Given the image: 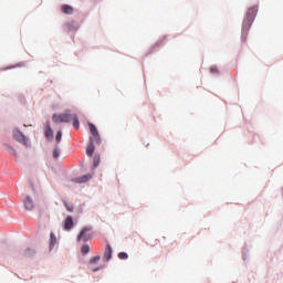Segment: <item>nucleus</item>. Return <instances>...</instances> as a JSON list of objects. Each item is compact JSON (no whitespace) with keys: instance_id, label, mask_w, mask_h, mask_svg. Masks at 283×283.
Returning a JSON list of instances; mask_svg holds the SVG:
<instances>
[{"instance_id":"nucleus-1","label":"nucleus","mask_w":283,"mask_h":283,"mask_svg":"<svg viewBox=\"0 0 283 283\" xmlns=\"http://www.w3.org/2000/svg\"><path fill=\"white\" fill-rule=\"evenodd\" d=\"M255 14H258V7L254 6L248 9L245 19L243 20L242 23V36H244V34H248L249 28H251L255 19Z\"/></svg>"},{"instance_id":"nucleus-2","label":"nucleus","mask_w":283,"mask_h":283,"mask_svg":"<svg viewBox=\"0 0 283 283\" xmlns=\"http://www.w3.org/2000/svg\"><path fill=\"white\" fill-rule=\"evenodd\" d=\"M90 127V132L92 134V137L90 138V143L92 145H101V135L98 134V129L96 128V126H94V124L90 123L88 124Z\"/></svg>"},{"instance_id":"nucleus-3","label":"nucleus","mask_w":283,"mask_h":283,"mask_svg":"<svg viewBox=\"0 0 283 283\" xmlns=\"http://www.w3.org/2000/svg\"><path fill=\"white\" fill-rule=\"evenodd\" d=\"M53 123H70L72 120V114L70 113H62V114H54L52 116Z\"/></svg>"},{"instance_id":"nucleus-4","label":"nucleus","mask_w":283,"mask_h":283,"mask_svg":"<svg viewBox=\"0 0 283 283\" xmlns=\"http://www.w3.org/2000/svg\"><path fill=\"white\" fill-rule=\"evenodd\" d=\"M92 235H93L92 228L86 227V228L82 229V231L77 235V241L81 242V240H82L83 242H87V240H92Z\"/></svg>"},{"instance_id":"nucleus-5","label":"nucleus","mask_w":283,"mask_h":283,"mask_svg":"<svg viewBox=\"0 0 283 283\" xmlns=\"http://www.w3.org/2000/svg\"><path fill=\"white\" fill-rule=\"evenodd\" d=\"M13 138L18 143H21L22 145H28V137H25V135H23V133H21L19 128L13 129Z\"/></svg>"},{"instance_id":"nucleus-6","label":"nucleus","mask_w":283,"mask_h":283,"mask_svg":"<svg viewBox=\"0 0 283 283\" xmlns=\"http://www.w3.org/2000/svg\"><path fill=\"white\" fill-rule=\"evenodd\" d=\"M24 208L27 211H32L34 209V201L30 197L24 198Z\"/></svg>"},{"instance_id":"nucleus-7","label":"nucleus","mask_w":283,"mask_h":283,"mask_svg":"<svg viewBox=\"0 0 283 283\" xmlns=\"http://www.w3.org/2000/svg\"><path fill=\"white\" fill-rule=\"evenodd\" d=\"M74 227V219L72 217H66L64 221V229L65 231H70Z\"/></svg>"},{"instance_id":"nucleus-8","label":"nucleus","mask_w":283,"mask_h":283,"mask_svg":"<svg viewBox=\"0 0 283 283\" xmlns=\"http://www.w3.org/2000/svg\"><path fill=\"white\" fill-rule=\"evenodd\" d=\"M104 260H106V262H109V260H112V245L107 244L105 252H104Z\"/></svg>"},{"instance_id":"nucleus-9","label":"nucleus","mask_w":283,"mask_h":283,"mask_svg":"<svg viewBox=\"0 0 283 283\" xmlns=\"http://www.w3.org/2000/svg\"><path fill=\"white\" fill-rule=\"evenodd\" d=\"M71 120H73L74 129H78V127H81L78 123V116H76V114H71Z\"/></svg>"},{"instance_id":"nucleus-10","label":"nucleus","mask_w":283,"mask_h":283,"mask_svg":"<svg viewBox=\"0 0 283 283\" xmlns=\"http://www.w3.org/2000/svg\"><path fill=\"white\" fill-rule=\"evenodd\" d=\"M45 136L48 138H52L54 136V132L52 130L50 123H46V125H45Z\"/></svg>"},{"instance_id":"nucleus-11","label":"nucleus","mask_w":283,"mask_h":283,"mask_svg":"<svg viewBox=\"0 0 283 283\" xmlns=\"http://www.w3.org/2000/svg\"><path fill=\"white\" fill-rule=\"evenodd\" d=\"M62 12L64 14H72V12H74V8L70 7L69 4H63Z\"/></svg>"},{"instance_id":"nucleus-12","label":"nucleus","mask_w":283,"mask_h":283,"mask_svg":"<svg viewBox=\"0 0 283 283\" xmlns=\"http://www.w3.org/2000/svg\"><path fill=\"white\" fill-rule=\"evenodd\" d=\"M94 144H88V146L86 147V156H88L90 158H92V156H94Z\"/></svg>"},{"instance_id":"nucleus-13","label":"nucleus","mask_w":283,"mask_h":283,"mask_svg":"<svg viewBox=\"0 0 283 283\" xmlns=\"http://www.w3.org/2000/svg\"><path fill=\"white\" fill-rule=\"evenodd\" d=\"M90 178H92V175H84V176L77 178L76 182H87V180H90Z\"/></svg>"},{"instance_id":"nucleus-14","label":"nucleus","mask_w":283,"mask_h":283,"mask_svg":"<svg viewBox=\"0 0 283 283\" xmlns=\"http://www.w3.org/2000/svg\"><path fill=\"white\" fill-rule=\"evenodd\" d=\"M98 165H101V156L95 155L94 158H93V166L98 167Z\"/></svg>"},{"instance_id":"nucleus-15","label":"nucleus","mask_w":283,"mask_h":283,"mask_svg":"<svg viewBox=\"0 0 283 283\" xmlns=\"http://www.w3.org/2000/svg\"><path fill=\"white\" fill-rule=\"evenodd\" d=\"M50 240H51L50 247L52 249L54 247V244H56V237L52 232L50 233Z\"/></svg>"},{"instance_id":"nucleus-16","label":"nucleus","mask_w":283,"mask_h":283,"mask_svg":"<svg viewBox=\"0 0 283 283\" xmlns=\"http://www.w3.org/2000/svg\"><path fill=\"white\" fill-rule=\"evenodd\" d=\"M81 251L84 255H87V253H90V245L84 244Z\"/></svg>"},{"instance_id":"nucleus-17","label":"nucleus","mask_w":283,"mask_h":283,"mask_svg":"<svg viewBox=\"0 0 283 283\" xmlns=\"http://www.w3.org/2000/svg\"><path fill=\"white\" fill-rule=\"evenodd\" d=\"M118 258H119V260H127L129 258V255L126 252H119Z\"/></svg>"},{"instance_id":"nucleus-18","label":"nucleus","mask_w":283,"mask_h":283,"mask_svg":"<svg viewBox=\"0 0 283 283\" xmlns=\"http://www.w3.org/2000/svg\"><path fill=\"white\" fill-rule=\"evenodd\" d=\"M210 72H211L212 74H220V71L218 70V66H216V65H212V66L210 67Z\"/></svg>"},{"instance_id":"nucleus-19","label":"nucleus","mask_w":283,"mask_h":283,"mask_svg":"<svg viewBox=\"0 0 283 283\" xmlns=\"http://www.w3.org/2000/svg\"><path fill=\"white\" fill-rule=\"evenodd\" d=\"M59 156H61V150H59V148H54L53 150V158H59Z\"/></svg>"},{"instance_id":"nucleus-20","label":"nucleus","mask_w":283,"mask_h":283,"mask_svg":"<svg viewBox=\"0 0 283 283\" xmlns=\"http://www.w3.org/2000/svg\"><path fill=\"white\" fill-rule=\"evenodd\" d=\"M63 136V133L61 130L57 132L56 136H55V140L56 143H61V138Z\"/></svg>"},{"instance_id":"nucleus-21","label":"nucleus","mask_w":283,"mask_h":283,"mask_svg":"<svg viewBox=\"0 0 283 283\" xmlns=\"http://www.w3.org/2000/svg\"><path fill=\"white\" fill-rule=\"evenodd\" d=\"M32 253H34V251H32V249H27V250L24 251L25 258H30V255H32Z\"/></svg>"},{"instance_id":"nucleus-22","label":"nucleus","mask_w":283,"mask_h":283,"mask_svg":"<svg viewBox=\"0 0 283 283\" xmlns=\"http://www.w3.org/2000/svg\"><path fill=\"white\" fill-rule=\"evenodd\" d=\"M98 260H101V256H94L93 259H91L90 264H96Z\"/></svg>"},{"instance_id":"nucleus-23","label":"nucleus","mask_w":283,"mask_h":283,"mask_svg":"<svg viewBox=\"0 0 283 283\" xmlns=\"http://www.w3.org/2000/svg\"><path fill=\"white\" fill-rule=\"evenodd\" d=\"M66 209H67V211H74V208L73 207H70V206H66Z\"/></svg>"},{"instance_id":"nucleus-24","label":"nucleus","mask_w":283,"mask_h":283,"mask_svg":"<svg viewBox=\"0 0 283 283\" xmlns=\"http://www.w3.org/2000/svg\"><path fill=\"white\" fill-rule=\"evenodd\" d=\"M156 244H158V240H155V244H153V247H156Z\"/></svg>"},{"instance_id":"nucleus-25","label":"nucleus","mask_w":283,"mask_h":283,"mask_svg":"<svg viewBox=\"0 0 283 283\" xmlns=\"http://www.w3.org/2000/svg\"><path fill=\"white\" fill-rule=\"evenodd\" d=\"M96 271H98V269H93V272H96Z\"/></svg>"}]
</instances>
